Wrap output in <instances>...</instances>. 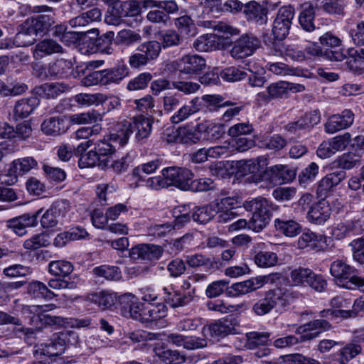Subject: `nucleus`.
<instances>
[{
	"label": "nucleus",
	"mask_w": 364,
	"mask_h": 364,
	"mask_svg": "<svg viewBox=\"0 0 364 364\" xmlns=\"http://www.w3.org/2000/svg\"><path fill=\"white\" fill-rule=\"evenodd\" d=\"M332 325L323 319H315L299 326L296 333L300 334V338L293 335L277 338L273 346L277 348H289L299 342H306L318 338L321 333L331 330Z\"/></svg>",
	"instance_id": "obj_1"
},
{
	"label": "nucleus",
	"mask_w": 364,
	"mask_h": 364,
	"mask_svg": "<svg viewBox=\"0 0 364 364\" xmlns=\"http://www.w3.org/2000/svg\"><path fill=\"white\" fill-rule=\"evenodd\" d=\"M153 121L151 118L140 114L129 120H123L117 124L116 139L122 145L127 144L130 135L135 133V139L138 142L147 139L152 130Z\"/></svg>",
	"instance_id": "obj_2"
},
{
	"label": "nucleus",
	"mask_w": 364,
	"mask_h": 364,
	"mask_svg": "<svg viewBox=\"0 0 364 364\" xmlns=\"http://www.w3.org/2000/svg\"><path fill=\"white\" fill-rule=\"evenodd\" d=\"M329 271L334 282L341 287L356 289L364 285V279L357 274V269L342 259L333 261Z\"/></svg>",
	"instance_id": "obj_3"
},
{
	"label": "nucleus",
	"mask_w": 364,
	"mask_h": 364,
	"mask_svg": "<svg viewBox=\"0 0 364 364\" xmlns=\"http://www.w3.org/2000/svg\"><path fill=\"white\" fill-rule=\"evenodd\" d=\"M244 208L252 212V216L248 222L250 229L259 232L269 224L272 214L265 198H255L246 201L244 203Z\"/></svg>",
	"instance_id": "obj_4"
},
{
	"label": "nucleus",
	"mask_w": 364,
	"mask_h": 364,
	"mask_svg": "<svg viewBox=\"0 0 364 364\" xmlns=\"http://www.w3.org/2000/svg\"><path fill=\"white\" fill-rule=\"evenodd\" d=\"M171 66L181 73L188 75H198L205 69L206 60L200 55L188 54L172 62Z\"/></svg>",
	"instance_id": "obj_5"
},
{
	"label": "nucleus",
	"mask_w": 364,
	"mask_h": 364,
	"mask_svg": "<svg viewBox=\"0 0 364 364\" xmlns=\"http://www.w3.org/2000/svg\"><path fill=\"white\" fill-rule=\"evenodd\" d=\"M294 16V10L291 6H284L279 9L272 28V33L276 39L282 41L287 36Z\"/></svg>",
	"instance_id": "obj_6"
},
{
	"label": "nucleus",
	"mask_w": 364,
	"mask_h": 364,
	"mask_svg": "<svg viewBox=\"0 0 364 364\" xmlns=\"http://www.w3.org/2000/svg\"><path fill=\"white\" fill-rule=\"evenodd\" d=\"M162 176L166 178L168 187L174 186L181 190H189L193 173L191 170L183 167L171 166L164 168Z\"/></svg>",
	"instance_id": "obj_7"
},
{
	"label": "nucleus",
	"mask_w": 364,
	"mask_h": 364,
	"mask_svg": "<svg viewBox=\"0 0 364 364\" xmlns=\"http://www.w3.org/2000/svg\"><path fill=\"white\" fill-rule=\"evenodd\" d=\"M296 176L295 171L285 165H275L267 168L258 176L259 181H268L272 184L286 183Z\"/></svg>",
	"instance_id": "obj_8"
},
{
	"label": "nucleus",
	"mask_w": 364,
	"mask_h": 364,
	"mask_svg": "<svg viewBox=\"0 0 364 364\" xmlns=\"http://www.w3.org/2000/svg\"><path fill=\"white\" fill-rule=\"evenodd\" d=\"M237 323L234 318L220 319L210 325L204 326L202 333L204 336L219 340L225 336L235 333Z\"/></svg>",
	"instance_id": "obj_9"
},
{
	"label": "nucleus",
	"mask_w": 364,
	"mask_h": 364,
	"mask_svg": "<svg viewBox=\"0 0 364 364\" xmlns=\"http://www.w3.org/2000/svg\"><path fill=\"white\" fill-rule=\"evenodd\" d=\"M260 46L259 40L252 35H243L233 44L230 53L235 59H242L252 55Z\"/></svg>",
	"instance_id": "obj_10"
},
{
	"label": "nucleus",
	"mask_w": 364,
	"mask_h": 364,
	"mask_svg": "<svg viewBox=\"0 0 364 364\" xmlns=\"http://www.w3.org/2000/svg\"><path fill=\"white\" fill-rule=\"evenodd\" d=\"M282 299L283 293L281 289H270L253 304L252 310L257 316H264L271 312L277 306L278 302Z\"/></svg>",
	"instance_id": "obj_11"
},
{
	"label": "nucleus",
	"mask_w": 364,
	"mask_h": 364,
	"mask_svg": "<svg viewBox=\"0 0 364 364\" xmlns=\"http://www.w3.org/2000/svg\"><path fill=\"white\" fill-rule=\"evenodd\" d=\"M163 252V248L159 245L140 244L130 250L129 256L133 259L156 261L161 257Z\"/></svg>",
	"instance_id": "obj_12"
},
{
	"label": "nucleus",
	"mask_w": 364,
	"mask_h": 364,
	"mask_svg": "<svg viewBox=\"0 0 364 364\" xmlns=\"http://www.w3.org/2000/svg\"><path fill=\"white\" fill-rule=\"evenodd\" d=\"M354 121V114L350 109H345L341 114H333L324 124L325 131L333 134L349 127Z\"/></svg>",
	"instance_id": "obj_13"
},
{
	"label": "nucleus",
	"mask_w": 364,
	"mask_h": 364,
	"mask_svg": "<svg viewBox=\"0 0 364 364\" xmlns=\"http://www.w3.org/2000/svg\"><path fill=\"white\" fill-rule=\"evenodd\" d=\"M40 212L41 210L33 215L23 214L18 217L13 218L6 221V227L16 235L23 236L27 232L26 228L35 227L37 225Z\"/></svg>",
	"instance_id": "obj_14"
},
{
	"label": "nucleus",
	"mask_w": 364,
	"mask_h": 364,
	"mask_svg": "<svg viewBox=\"0 0 364 364\" xmlns=\"http://www.w3.org/2000/svg\"><path fill=\"white\" fill-rule=\"evenodd\" d=\"M346 177L344 171H337L327 174L318 183L316 193L322 199L333 193L334 188Z\"/></svg>",
	"instance_id": "obj_15"
},
{
	"label": "nucleus",
	"mask_w": 364,
	"mask_h": 364,
	"mask_svg": "<svg viewBox=\"0 0 364 364\" xmlns=\"http://www.w3.org/2000/svg\"><path fill=\"white\" fill-rule=\"evenodd\" d=\"M37 161L31 156L17 159L9 165L8 174L11 177L9 184H13L17 181L18 175H24L37 167Z\"/></svg>",
	"instance_id": "obj_16"
},
{
	"label": "nucleus",
	"mask_w": 364,
	"mask_h": 364,
	"mask_svg": "<svg viewBox=\"0 0 364 364\" xmlns=\"http://www.w3.org/2000/svg\"><path fill=\"white\" fill-rule=\"evenodd\" d=\"M265 277H258L232 284L226 290V294L230 297H236L240 295L252 292L265 283Z\"/></svg>",
	"instance_id": "obj_17"
},
{
	"label": "nucleus",
	"mask_w": 364,
	"mask_h": 364,
	"mask_svg": "<svg viewBox=\"0 0 364 364\" xmlns=\"http://www.w3.org/2000/svg\"><path fill=\"white\" fill-rule=\"evenodd\" d=\"M167 314V308L163 303H147L142 309V323L149 327L156 326L157 321Z\"/></svg>",
	"instance_id": "obj_18"
},
{
	"label": "nucleus",
	"mask_w": 364,
	"mask_h": 364,
	"mask_svg": "<svg viewBox=\"0 0 364 364\" xmlns=\"http://www.w3.org/2000/svg\"><path fill=\"white\" fill-rule=\"evenodd\" d=\"M274 223L276 230L286 237H294L301 232V225L285 214L277 218Z\"/></svg>",
	"instance_id": "obj_19"
},
{
	"label": "nucleus",
	"mask_w": 364,
	"mask_h": 364,
	"mask_svg": "<svg viewBox=\"0 0 364 364\" xmlns=\"http://www.w3.org/2000/svg\"><path fill=\"white\" fill-rule=\"evenodd\" d=\"M55 14L53 11L52 13H46L28 18L27 21L38 36H43L55 23Z\"/></svg>",
	"instance_id": "obj_20"
},
{
	"label": "nucleus",
	"mask_w": 364,
	"mask_h": 364,
	"mask_svg": "<svg viewBox=\"0 0 364 364\" xmlns=\"http://www.w3.org/2000/svg\"><path fill=\"white\" fill-rule=\"evenodd\" d=\"M63 47L53 39H44L38 42L33 50V58L36 60L41 59L46 55L54 53H63Z\"/></svg>",
	"instance_id": "obj_21"
},
{
	"label": "nucleus",
	"mask_w": 364,
	"mask_h": 364,
	"mask_svg": "<svg viewBox=\"0 0 364 364\" xmlns=\"http://www.w3.org/2000/svg\"><path fill=\"white\" fill-rule=\"evenodd\" d=\"M162 291L164 302L171 308L187 306L194 300V296L191 292L181 294L176 291H170L166 287L163 288Z\"/></svg>",
	"instance_id": "obj_22"
},
{
	"label": "nucleus",
	"mask_w": 364,
	"mask_h": 364,
	"mask_svg": "<svg viewBox=\"0 0 364 364\" xmlns=\"http://www.w3.org/2000/svg\"><path fill=\"white\" fill-rule=\"evenodd\" d=\"M266 162L267 159L264 157L238 161L235 165L237 174L240 176H245L249 174L255 175L260 171L263 166L267 164Z\"/></svg>",
	"instance_id": "obj_23"
},
{
	"label": "nucleus",
	"mask_w": 364,
	"mask_h": 364,
	"mask_svg": "<svg viewBox=\"0 0 364 364\" xmlns=\"http://www.w3.org/2000/svg\"><path fill=\"white\" fill-rule=\"evenodd\" d=\"M301 11L299 16V23L303 30L311 32L315 30V10L316 6L311 1L304 2L301 5Z\"/></svg>",
	"instance_id": "obj_24"
},
{
	"label": "nucleus",
	"mask_w": 364,
	"mask_h": 364,
	"mask_svg": "<svg viewBox=\"0 0 364 364\" xmlns=\"http://www.w3.org/2000/svg\"><path fill=\"white\" fill-rule=\"evenodd\" d=\"M198 102H199V98L196 97L188 104H181L170 117V122L175 124H179L186 120L192 114L198 112L200 110L197 105Z\"/></svg>",
	"instance_id": "obj_25"
},
{
	"label": "nucleus",
	"mask_w": 364,
	"mask_h": 364,
	"mask_svg": "<svg viewBox=\"0 0 364 364\" xmlns=\"http://www.w3.org/2000/svg\"><path fill=\"white\" fill-rule=\"evenodd\" d=\"M331 208L324 200L319 201L310 207L307 213L308 220L315 224L321 225L330 217Z\"/></svg>",
	"instance_id": "obj_26"
},
{
	"label": "nucleus",
	"mask_w": 364,
	"mask_h": 364,
	"mask_svg": "<svg viewBox=\"0 0 364 364\" xmlns=\"http://www.w3.org/2000/svg\"><path fill=\"white\" fill-rule=\"evenodd\" d=\"M202 139V134L198 128V124L196 127L183 126L177 129L176 141L184 144H196Z\"/></svg>",
	"instance_id": "obj_27"
},
{
	"label": "nucleus",
	"mask_w": 364,
	"mask_h": 364,
	"mask_svg": "<svg viewBox=\"0 0 364 364\" xmlns=\"http://www.w3.org/2000/svg\"><path fill=\"white\" fill-rule=\"evenodd\" d=\"M37 34L32 28L30 23L26 20L20 26V29L14 38V43L19 47L33 45L36 41Z\"/></svg>",
	"instance_id": "obj_28"
},
{
	"label": "nucleus",
	"mask_w": 364,
	"mask_h": 364,
	"mask_svg": "<svg viewBox=\"0 0 364 364\" xmlns=\"http://www.w3.org/2000/svg\"><path fill=\"white\" fill-rule=\"evenodd\" d=\"M202 134V139L214 141L220 139L225 134V127L221 124L204 122L198 124Z\"/></svg>",
	"instance_id": "obj_29"
},
{
	"label": "nucleus",
	"mask_w": 364,
	"mask_h": 364,
	"mask_svg": "<svg viewBox=\"0 0 364 364\" xmlns=\"http://www.w3.org/2000/svg\"><path fill=\"white\" fill-rule=\"evenodd\" d=\"M38 105V100L35 97L18 101L13 110V119L17 121L27 117Z\"/></svg>",
	"instance_id": "obj_30"
},
{
	"label": "nucleus",
	"mask_w": 364,
	"mask_h": 364,
	"mask_svg": "<svg viewBox=\"0 0 364 364\" xmlns=\"http://www.w3.org/2000/svg\"><path fill=\"white\" fill-rule=\"evenodd\" d=\"M103 85L119 84L129 75V68L125 65H119L116 67L102 70Z\"/></svg>",
	"instance_id": "obj_31"
},
{
	"label": "nucleus",
	"mask_w": 364,
	"mask_h": 364,
	"mask_svg": "<svg viewBox=\"0 0 364 364\" xmlns=\"http://www.w3.org/2000/svg\"><path fill=\"white\" fill-rule=\"evenodd\" d=\"M64 338L60 332L53 334L48 343L44 344L43 353L50 357L61 355L67 346Z\"/></svg>",
	"instance_id": "obj_32"
},
{
	"label": "nucleus",
	"mask_w": 364,
	"mask_h": 364,
	"mask_svg": "<svg viewBox=\"0 0 364 364\" xmlns=\"http://www.w3.org/2000/svg\"><path fill=\"white\" fill-rule=\"evenodd\" d=\"M186 264L191 268L205 267L208 270L218 269V262L213 257L202 254H193L186 257Z\"/></svg>",
	"instance_id": "obj_33"
},
{
	"label": "nucleus",
	"mask_w": 364,
	"mask_h": 364,
	"mask_svg": "<svg viewBox=\"0 0 364 364\" xmlns=\"http://www.w3.org/2000/svg\"><path fill=\"white\" fill-rule=\"evenodd\" d=\"M345 7L343 0H316V8L328 15L343 16Z\"/></svg>",
	"instance_id": "obj_34"
},
{
	"label": "nucleus",
	"mask_w": 364,
	"mask_h": 364,
	"mask_svg": "<svg viewBox=\"0 0 364 364\" xmlns=\"http://www.w3.org/2000/svg\"><path fill=\"white\" fill-rule=\"evenodd\" d=\"M220 43L215 35L205 34L199 36L193 43V47L199 52H209L219 48Z\"/></svg>",
	"instance_id": "obj_35"
},
{
	"label": "nucleus",
	"mask_w": 364,
	"mask_h": 364,
	"mask_svg": "<svg viewBox=\"0 0 364 364\" xmlns=\"http://www.w3.org/2000/svg\"><path fill=\"white\" fill-rule=\"evenodd\" d=\"M87 232L81 228H74L69 231L60 233L54 240L55 246H64L68 242L85 239L88 236Z\"/></svg>",
	"instance_id": "obj_36"
},
{
	"label": "nucleus",
	"mask_w": 364,
	"mask_h": 364,
	"mask_svg": "<svg viewBox=\"0 0 364 364\" xmlns=\"http://www.w3.org/2000/svg\"><path fill=\"white\" fill-rule=\"evenodd\" d=\"M363 48L358 50L350 49L348 51L349 56L346 62L350 70L355 73L360 74L364 72V55Z\"/></svg>",
	"instance_id": "obj_37"
},
{
	"label": "nucleus",
	"mask_w": 364,
	"mask_h": 364,
	"mask_svg": "<svg viewBox=\"0 0 364 364\" xmlns=\"http://www.w3.org/2000/svg\"><path fill=\"white\" fill-rule=\"evenodd\" d=\"M218 210L214 203H211L203 207H196L192 214V218L195 222L198 223H207L214 216L217 215Z\"/></svg>",
	"instance_id": "obj_38"
},
{
	"label": "nucleus",
	"mask_w": 364,
	"mask_h": 364,
	"mask_svg": "<svg viewBox=\"0 0 364 364\" xmlns=\"http://www.w3.org/2000/svg\"><path fill=\"white\" fill-rule=\"evenodd\" d=\"M95 151L100 156L102 168H107L110 162V156L114 153L115 148L107 140H101L95 144Z\"/></svg>",
	"instance_id": "obj_39"
},
{
	"label": "nucleus",
	"mask_w": 364,
	"mask_h": 364,
	"mask_svg": "<svg viewBox=\"0 0 364 364\" xmlns=\"http://www.w3.org/2000/svg\"><path fill=\"white\" fill-rule=\"evenodd\" d=\"M72 67L71 60L63 58L57 59L48 65V75L50 77H63L68 73Z\"/></svg>",
	"instance_id": "obj_40"
},
{
	"label": "nucleus",
	"mask_w": 364,
	"mask_h": 364,
	"mask_svg": "<svg viewBox=\"0 0 364 364\" xmlns=\"http://www.w3.org/2000/svg\"><path fill=\"white\" fill-rule=\"evenodd\" d=\"M287 87V82L285 81L274 82L267 87V92H259L258 95L261 98L268 100L282 98L288 95Z\"/></svg>",
	"instance_id": "obj_41"
},
{
	"label": "nucleus",
	"mask_w": 364,
	"mask_h": 364,
	"mask_svg": "<svg viewBox=\"0 0 364 364\" xmlns=\"http://www.w3.org/2000/svg\"><path fill=\"white\" fill-rule=\"evenodd\" d=\"M127 16L124 11L123 5L120 2L112 5L108 9L105 17L106 23L112 26H119L123 21V18Z\"/></svg>",
	"instance_id": "obj_42"
},
{
	"label": "nucleus",
	"mask_w": 364,
	"mask_h": 364,
	"mask_svg": "<svg viewBox=\"0 0 364 364\" xmlns=\"http://www.w3.org/2000/svg\"><path fill=\"white\" fill-rule=\"evenodd\" d=\"M156 355L166 364H182L186 361L184 355L177 350L158 348L155 349Z\"/></svg>",
	"instance_id": "obj_43"
},
{
	"label": "nucleus",
	"mask_w": 364,
	"mask_h": 364,
	"mask_svg": "<svg viewBox=\"0 0 364 364\" xmlns=\"http://www.w3.org/2000/svg\"><path fill=\"white\" fill-rule=\"evenodd\" d=\"M136 50L144 54L149 62L156 60L161 51V43L156 41H150L140 44Z\"/></svg>",
	"instance_id": "obj_44"
},
{
	"label": "nucleus",
	"mask_w": 364,
	"mask_h": 364,
	"mask_svg": "<svg viewBox=\"0 0 364 364\" xmlns=\"http://www.w3.org/2000/svg\"><path fill=\"white\" fill-rule=\"evenodd\" d=\"M27 292L35 297H42L46 299H52L58 296L46 284L38 281L30 283L27 287Z\"/></svg>",
	"instance_id": "obj_45"
},
{
	"label": "nucleus",
	"mask_w": 364,
	"mask_h": 364,
	"mask_svg": "<svg viewBox=\"0 0 364 364\" xmlns=\"http://www.w3.org/2000/svg\"><path fill=\"white\" fill-rule=\"evenodd\" d=\"M64 121L58 117L45 119L41 124V130L47 135L57 136L65 132Z\"/></svg>",
	"instance_id": "obj_46"
},
{
	"label": "nucleus",
	"mask_w": 364,
	"mask_h": 364,
	"mask_svg": "<svg viewBox=\"0 0 364 364\" xmlns=\"http://www.w3.org/2000/svg\"><path fill=\"white\" fill-rule=\"evenodd\" d=\"M198 26L205 28L213 29V31H218L225 33L230 34L231 36L239 34L240 31L233 28L231 26L226 24L224 22L218 21L215 20L213 21H199Z\"/></svg>",
	"instance_id": "obj_47"
},
{
	"label": "nucleus",
	"mask_w": 364,
	"mask_h": 364,
	"mask_svg": "<svg viewBox=\"0 0 364 364\" xmlns=\"http://www.w3.org/2000/svg\"><path fill=\"white\" fill-rule=\"evenodd\" d=\"M271 333L269 332L252 331L246 333L247 346L249 348H255L259 346L269 345Z\"/></svg>",
	"instance_id": "obj_48"
},
{
	"label": "nucleus",
	"mask_w": 364,
	"mask_h": 364,
	"mask_svg": "<svg viewBox=\"0 0 364 364\" xmlns=\"http://www.w3.org/2000/svg\"><path fill=\"white\" fill-rule=\"evenodd\" d=\"M73 270V264L65 260H56L50 262L48 271L51 274L58 277H65Z\"/></svg>",
	"instance_id": "obj_49"
},
{
	"label": "nucleus",
	"mask_w": 364,
	"mask_h": 364,
	"mask_svg": "<svg viewBox=\"0 0 364 364\" xmlns=\"http://www.w3.org/2000/svg\"><path fill=\"white\" fill-rule=\"evenodd\" d=\"M248 21H261L266 14V11L256 1H250L245 4L243 11Z\"/></svg>",
	"instance_id": "obj_50"
},
{
	"label": "nucleus",
	"mask_w": 364,
	"mask_h": 364,
	"mask_svg": "<svg viewBox=\"0 0 364 364\" xmlns=\"http://www.w3.org/2000/svg\"><path fill=\"white\" fill-rule=\"evenodd\" d=\"M114 37V33L113 31H107L102 36L95 38L97 51L108 55L112 54L114 50L112 48Z\"/></svg>",
	"instance_id": "obj_51"
},
{
	"label": "nucleus",
	"mask_w": 364,
	"mask_h": 364,
	"mask_svg": "<svg viewBox=\"0 0 364 364\" xmlns=\"http://www.w3.org/2000/svg\"><path fill=\"white\" fill-rule=\"evenodd\" d=\"M134 299V296L132 294H129L122 296L120 298V301L122 304L125 301H130L131 304L129 305V313L130 316L142 323V309H144L146 304L134 302L132 301Z\"/></svg>",
	"instance_id": "obj_52"
},
{
	"label": "nucleus",
	"mask_w": 364,
	"mask_h": 364,
	"mask_svg": "<svg viewBox=\"0 0 364 364\" xmlns=\"http://www.w3.org/2000/svg\"><path fill=\"white\" fill-rule=\"evenodd\" d=\"M312 272L309 268H296L290 273L291 282L295 286L306 287Z\"/></svg>",
	"instance_id": "obj_53"
},
{
	"label": "nucleus",
	"mask_w": 364,
	"mask_h": 364,
	"mask_svg": "<svg viewBox=\"0 0 364 364\" xmlns=\"http://www.w3.org/2000/svg\"><path fill=\"white\" fill-rule=\"evenodd\" d=\"M92 272L95 275L107 280H118L122 277L121 271L115 266L101 265L95 267Z\"/></svg>",
	"instance_id": "obj_54"
},
{
	"label": "nucleus",
	"mask_w": 364,
	"mask_h": 364,
	"mask_svg": "<svg viewBox=\"0 0 364 364\" xmlns=\"http://www.w3.org/2000/svg\"><path fill=\"white\" fill-rule=\"evenodd\" d=\"M254 260L255 264L260 267H270L277 263L278 257L274 252L259 251L255 255Z\"/></svg>",
	"instance_id": "obj_55"
},
{
	"label": "nucleus",
	"mask_w": 364,
	"mask_h": 364,
	"mask_svg": "<svg viewBox=\"0 0 364 364\" xmlns=\"http://www.w3.org/2000/svg\"><path fill=\"white\" fill-rule=\"evenodd\" d=\"M44 95L48 98H54L70 90V86L63 82L46 83L41 87Z\"/></svg>",
	"instance_id": "obj_56"
},
{
	"label": "nucleus",
	"mask_w": 364,
	"mask_h": 364,
	"mask_svg": "<svg viewBox=\"0 0 364 364\" xmlns=\"http://www.w3.org/2000/svg\"><path fill=\"white\" fill-rule=\"evenodd\" d=\"M14 321L10 322L9 324H13L14 328L12 330L13 333L18 338H23L25 341L33 338L35 335V331L32 328L26 327L22 324L21 321L14 316Z\"/></svg>",
	"instance_id": "obj_57"
},
{
	"label": "nucleus",
	"mask_w": 364,
	"mask_h": 364,
	"mask_svg": "<svg viewBox=\"0 0 364 364\" xmlns=\"http://www.w3.org/2000/svg\"><path fill=\"white\" fill-rule=\"evenodd\" d=\"M70 118L71 122L75 124H95L101 119L100 114L95 111L75 114Z\"/></svg>",
	"instance_id": "obj_58"
},
{
	"label": "nucleus",
	"mask_w": 364,
	"mask_h": 364,
	"mask_svg": "<svg viewBox=\"0 0 364 364\" xmlns=\"http://www.w3.org/2000/svg\"><path fill=\"white\" fill-rule=\"evenodd\" d=\"M203 14L215 16L222 11L221 0H197Z\"/></svg>",
	"instance_id": "obj_59"
},
{
	"label": "nucleus",
	"mask_w": 364,
	"mask_h": 364,
	"mask_svg": "<svg viewBox=\"0 0 364 364\" xmlns=\"http://www.w3.org/2000/svg\"><path fill=\"white\" fill-rule=\"evenodd\" d=\"M97 154L94 150H90L87 153L82 154L78 161V165L80 168H84L87 167H92L95 166H98L101 168H102V165L101 164V160L99 158Z\"/></svg>",
	"instance_id": "obj_60"
},
{
	"label": "nucleus",
	"mask_w": 364,
	"mask_h": 364,
	"mask_svg": "<svg viewBox=\"0 0 364 364\" xmlns=\"http://www.w3.org/2000/svg\"><path fill=\"white\" fill-rule=\"evenodd\" d=\"M268 69L278 75H299L300 70L290 67L283 63H272L268 64Z\"/></svg>",
	"instance_id": "obj_61"
},
{
	"label": "nucleus",
	"mask_w": 364,
	"mask_h": 364,
	"mask_svg": "<svg viewBox=\"0 0 364 364\" xmlns=\"http://www.w3.org/2000/svg\"><path fill=\"white\" fill-rule=\"evenodd\" d=\"M152 75L149 73H143L132 79L127 84L129 90H138L144 89L151 80Z\"/></svg>",
	"instance_id": "obj_62"
},
{
	"label": "nucleus",
	"mask_w": 364,
	"mask_h": 364,
	"mask_svg": "<svg viewBox=\"0 0 364 364\" xmlns=\"http://www.w3.org/2000/svg\"><path fill=\"white\" fill-rule=\"evenodd\" d=\"M59 222V220L66 215L70 210V204L67 200L55 201L48 208Z\"/></svg>",
	"instance_id": "obj_63"
},
{
	"label": "nucleus",
	"mask_w": 364,
	"mask_h": 364,
	"mask_svg": "<svg viewBox=\"0 0 364 364\" xmlns=\"http://www.w3.org/2000/svg\"><path fill=\"white\" fill-rule=\"evenodd\" d=\"M59 222V220L66 215L70 210V204L67 200L55 201L48 208Z\"/></svg>",
	"instance_id": "obj_64"
}]
</instances>
